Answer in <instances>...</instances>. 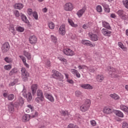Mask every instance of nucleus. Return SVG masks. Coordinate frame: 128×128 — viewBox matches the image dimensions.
<instances>
[{"instance_id": "1", "label": "nucleus", "mask_w": 128, "mask_h": 128, "mask_svg": "<svg viewBox=\"0 0 128 128\" xmlns=\"http://www.w3.org/2000/svg\"><path fill=\"white\" fill-rule=\"evenodd\" d=\"M90 106V100L87 99L86 100L85 102L80 106V110L82 112H88Z\"/></svg>"}, {"instance_id": "2", "label": "nucleus", "mask_w": 128, "mask_h": 128, "mask_svg": "<svg viewBox=\"0 0 128 128\" xmlns=\"http://www.w3.org/2000/svg\"><path fill=\"white\" fill-rule=\"evenodd\" d=\"M21 74L22 78L24 82H26L30 78V73L28 72L26 68H21Z\"/></svg>"}, {"instance_id": "3", "label": "nucleus", "mask_w": 128, "mask_h": 128, "mask_svg": "<svg viewBox=\"0 0 128 128\" xmlns=\"http://www.w3.org/2000/svg\"><path fill=\"white\" fill-rule=\"evenodd\" d=\"M52 78H56V80H58L60 82H62V80H64V76H62L61 73L59 72L58 71L52 70Z\"/></svg>"}, {"instance_id": "4", "label": "nucleus", "mask_w": 128, "mask_h": 128, "mask_svg": "<svg viewBox=\"0 0 128 128\" xmlns=\"http://www.w3.org/2000/svg\"><path fill=\"white\" fill-rule=\"evenodd\" d=\"M117 14L120 18L124 20H128V16L126 14V12L122 10H120L117 12Z\"/></svg>"}, {"instance_id": "5", "label": "nucleus", "mask_w": 128, "mask_h": 128, "mask_svg": "<svg viewBox=\"0 0 128 128\" xmlns=\"http://www.w3.org/2000/svg\"><path fill=\"white\" fill-rule=\"evenodd\" d=\"M10 48V44L8 42H4V44H2L1 48L2 54H6V52H9Z\"/></svg>"}, {"instance_id": "6", "label": "nucleus", "mask_w": 128, "mask_h": 128, "mask_svg": "<svg viewBox=\"0 0 128 128\" xmlns=\"http://www.w3.org/2000/svg\"><path fill=\"white\" fill-rule=\"evenodd\" d=\"M38 113L37 112H34V114L30 116L28 114H25L24 115L22 118V122H28L30 120V118L31 116V118H36V116H38Z\"/></svg>"}, {"instance_id": "7", "label": "nucleus", "mask_w": 128, "mask_h": 128, "mask_svg": "<svg viewBox=\"0 0 128 128\" xmlns=\"http://www.w3.org/2000/svg\"><path fill=\"white\" fill-rule=\"evenodd\" d=\"M74 10V4L70 2H68L64 6V10L66 12H72Z\"/></svg>"}, {"instance_id": "8", "label": "nucleus", "mask_w": 128, "mask_h": 128, "mask_svg": "<svg viewBox=\"0 0 128 128\" xmlns=\"http://www.w3.org/2000/svg\"><path fill=\"white\" fill-rule=\"evenodd\" d=\"M62 114L63 116H65L66 120L72 119V115L68 111H62Z\"/></svg>"}, {"instance_id": "9", "label": "nucleus", "mask_w": 128, "mask_h": 128, "mask_svg": "<svg viewBox=\"0 0 128 128\" xmlns=\"http://www.w3.org/2000/svg\"><path fill=\"white\" fill-rule=\"evenodd\" d=\"M23 96L24 98H26L27 102H30L32 100V96L30 92H28V94H23Z\"/></svg>"}, {"instance_id": "10", "label": "nucleus", "mask_w": 128, "mask_h": 128, "mask_svg": "<svg viewBox=\"0 0 128 128\" xmlns=\"http://www.w3.org/2000/svg\"><path fill=\"white\" fill-rule=\"evenodd\" d=\"M64 53L66 54V56H74V52L70 48H66L64 50Z\"/></svg>"}, {"instance_id": "11", "label": "nucleus", "mask_w": 128, "mask_h": 128, "mask_svg": "<svg viewBox=\"0 0 128 128\" xmlns=\"http://www.w3.org/2000/svg\"><path fill=\"white\" fill-rule=\"evenodd\" d=\"M86 10V6H84L81 10H79L76 14L78 16L79 18H81L82 16V14H84Z\"/></svg>"}, {"instance_id": "12", "label": "nucleus", "mask_w": 128, "mask_h": 128, "mask_svg": "<svg viewBox=\"0 0 128 128\" xmlns=\"http://www.w3.org/2000/svg\"><path fill=\"white\" fill-rule=\"evenodd\" d=\"M36 37L34 36H31L29 38V42L31 44H36Z\"/></svg>"}, {"instance_id": "13", "label": "nucleus", "mask_w": 128, "mask_h": 128, "mask_svg": "<svg viewBox=\"0 0 128 128\" xmlns=\"http://www.w3.org/2000/svg\"><path fill=\"white\" fill-rule=\"evenodd\" d=\"M102 33L105 36H110L112 32L110 31L108 29L103 28L102 30Z\"/></svg>"}, {"instance_id": "14", "label": "nucleus", "mask_w": 128, "mask_h": 128, "mask_svg": "<svg viewBox=\"0 0 128 128\" xmlns=\"http://www.w3.org/2000/svg\"><path fill=\"white\" fill-rule=\"evenodd\" d=\"M18 72V68H14L10 71L9 72V76H15V74H16Z\"/></svg>"}, {"instance_id": "15", "label": "nucleus", "mask_w": 128, "mask_h": 128, "mask_svg": "<svg viewBox=\"0 0 128 128\" xmlns=\"http://www.w3.org/2000/svg\"><path fill=\"white\" fill-rule=\"evenodd\" d=\"M31 90H32V94L34 95L36 94V90H38V84H34L31 86Z\"/></svg>"}, {"instance_id": "16", "label": "nucleus", "mask_w": 128, "mask_h": 128, "mask_svg": "<svg viewBox=\"0 0 128 128\" xmlns=\"http://www.w3.org/2000/svg\"><path fill=\"white\" fill-rule=\"evenodd\" d=\"M59 32L62 36H64L66 34V28H64V25H62L60 26Z\"/></svg>"}, {"instance_id": "17", "label": "nucleus", "mask_w": 128, "mask_h": 128, "mask_svg": "<svg viewBox=\"0 0 128 128\" xmlns=\"http://www.w3.org/2000/svg\"><path fill=\"white\" fill-rule=\"evenodd\" d=\"M14 7L16 10H22L24 8V4L22 3H16L14 6Z\"/></svg>"}, {"instance_id": "18", "label": "nucleus", "mask_w": 128, "mask_h": 128, "mask_svg": "<svg viewBox=\"0 0 128 128\" xmlns=\"http://www.w3.org/2000/svg\"><path fill=\"white\" fill-rule=\"evenodd\" d=\"M44 96H45V98H46L48 100H50L52 102H54V97L48 94H45Z\"/></svg>"}, {"instance_id": "19", "label": "nucleus", "mask_w": 128, "mask_h": 128, "mask_svg": "<svg viewBox=\"0 0 128 128\" xmlns=\"http://www.w3.org/2000/svg\"><path fill=\"white\" fill-rule=\"evenodd\" d=\"M20 18L22 20V22H25L26 24H30V22H28V20L26 18V16H24V14H21Z\"/></svg>"}, {"instance_id": "20", "label": "nucleus", "mask_w": 128, "mask_h": 128, "mask_svg": "<svg viewBox=\"0 0 128 128\" xmlns=\"http://www.w3.org/2000/svg\"><path fill=\"white\" fill-rule=\"evenodd\" d=\"M81 88H85L86 90H92V86H90V84H83L81 85Z\"/></svg>"}, {"instance_id": "21", "label": "nucleus", "mask_w": 128, "mask_h": 128, "mask_svg": "<svg viewBox=\"0 0 128 128\" xmlns=\"http://www.w3.org/2000/svg\"><path fill=\"white\" fill-rule=\"evenodd\" d=\"M103 112L104 114H112V112H114V110L111 109L110 108L105 107L104 108Z\"/></svg>"}, {"instance_id": "22", "label": "nucleus", "mask_w": 128, "mask_h": 128, "mask_svg": "<svg viewBox=\"0 0 128 128\" xmlns=\"http://www.w3.org/2000/svg\"><path fill=\"white\" fill-rule=\"evenodd\" d=\"M102 6L104 8V10L106 12H110V7L108 6V5L106 3L102 4Z\"/></svg>"}, {"instance_id": "23", "label": "nucleus", "mask_w": 128, "mask_h": 128, "mask_svg": "<svg viewBox=\"0 0 128 128\" xmlns=\"http://www.w3.org/2000/svg\"><path fill=\"white\" fill-rule=\"evenodd\" d=\"M8 111L10 112H14V106L12 102L10 103V104L8 105Z\"/></svg>"}, {"instance_id": "24", "label": "nucleus", "mask_w": 128, "mask_h": 128, "mask_svg": "<svg viewBox=\"0 0 128 128\" xmlns=\"http://www.w3.org/2000/svg\"><path fill=\"white\" fill-rule=\"evenodd\" d=\"M82 44H84L85 46H92V42L90 40H82Z\"/></svg>"}, {"instance_id": "25", "label": "nucleus", "mask_w": 128, "mask_h": 128, "mask_svg": "<svg viewBox=\"0 0 128 128\" xmlns=\"http://www.w3.org/2000/svg\"><path fill=\"white\" fill-rule=\"evenodd\" d=\"M24 56H26V58H27L28 60H32V55L30 54V53L26 50H24Z\"/></svg>"}, {"instance_id": "26", "label": "nucleus", "mask_w": 128, "mask_h": 128, "mask_svg": "<svg viewBox=\"0 0 128 128\" xmlns=\"http://www.w3.org/2000/svg\"><path fill=\"white\" fill-rule=\"evenodd\" d=\"M110 96L112 98H114L116 100H120V96L118 95L117 94L114 93L113 94H110Z\"/></svg>"}, {"instance_id": "27", "label": "nucleus", "mask_w": 128, "mask_h": 128, "mask_svg": "<svg viewBox=\"0 0 128 128\" xmlns=\"http://www.w3.org/2000/svg\"><path fill=\"white\" fill-rule=\"evenodd\" d=\"M36 95L38 97L42 98H44V93L42 92V91L40 90H38L36 92Z\"/></svg>"}, {"instance_id": "28", "label": "nucleus", "mask_w": 128, "mask_h": 128, "mask_svg": "<svg viewBox=\"0 0 128 128\" xmlns=\"http://www.w3.org/2000/svg\"><path fill=\"white\" fill-rule=\"evenodd\" d=\"M114 113L117 116H119L120 118H124V114L120 111V110H115Z\"/></svg>"}, {"instance_id": "29", "label": "nucleus", "mask_w": 128, "mask_h": 128, "mask_svg": "<svg viewBox=\"0 0 128 128\" xmlns=\"http://www.w3.org/2000/svg\"><path fill=\"white\" fill-rule=\"evenodd\" d=\"M102 26L104 28H106V30H110L112 28L110 26V24L107 22H103Z\"/></svg>"}, {"instance_id": "30", "label": "nucleus", "mask_w": 128, "mask_h": 128, "mask_svg": "<svg viewBox=\"0 0 128 128\" xmlns=\"http://www.w3.org/2000/svg\"><path fill=\"white\" fill-rule=\"evenodd\" d=\"M120 108L122 110H123V112H128V107L124 105L121 104L120 106Z\"/></svg>"}, {"instance_id": "31", "label": "nucleus", "mask_w": 128, "mask_h": 128, "mask_svg": "<svg viewBox=\"0 0 128 128\" xmlns=\"http://www.w3.org/2000/svg\"><path fill=\"white\" fill-rule=\"evenodd\" d=\"M68 22L71 26H73L74 28H76V26H78V25L76 24H74V22L72 20V19L68 18Z\"/></svg>"}, {"instance_id": "32", "label": "nucleus", "mask_w": 128, "mask_h": 128, "mask_svg": "<svg viewBox=\"0 0 128 128\" xmlns=\"http://www.w3.org/2000/svg\"><path fill=\"white\" fill-rule=\"evenodd\" d=\"M42 88L44 89V92H50V87L47 85L43 84Z\"/></svg>"}, {"instance_id": "33", "label": "nucleus", "mask_w": 128, "mask_h": 128, "mask_svg": "<svg viewBox=\"0 0 128 128\" xmlns=\"http://www.w3.org/2000/svg\"><path fill=\"white\" fill-rule=\"evenodd\" d=\"M92 40L94 42H96L98 40V36L96 34H92L90 36Z\"/></svg>"}, {"instance_id": "34", "label": "nucleus", "mask_w": 128, "mask_h": 128, "mask_svg": "<svg viewBox=\"0 0 128 128\" xmlns=\"http://www.w3.org/2000/svg\"><path fill=\"white\" fill-rule=\"evenodd\" d=\"M50 38L52 42H54V44H56V42H58V38H56V36L52 35Z\"/></svg>"}, {"instance_id": "35", "label": "nucleus", "mask_w": 128, "mask_h": 128, "mask_svg": "<svg viewBox=\"0 0 128 128\" xmlns=\"http://www.w3.org/2000/svg\"><path fill=\"white\" fill-rule=\"evenodd\" d=\"M108 70L109 72H112V74H114V72H116V69L110 66L108 68Z\"/></svg>"}, {"instance_id": "36", "label": "nucleus", "mask_w": 128, "mask_h": 128, "mask_svg": "<svg viewBox=\"0 0 128 128\" xmlns=\"http://www.w3.org/2000/svg\"><path fill=\"white\" fill-rule=\"evenodd\" d=\"M104 76L102 75H98L97 76V80L100 82H102L104 80Z\"/></svg>"}, {"instance_id": "37", "label": "nucleus", "mask_w": 128, "mask_h": 128, "mask_svg": "<svg viewBox=\"0 0 128 128\" xmlns=\"http://www.w3.org/2000/svg\"><path fill=\"white\" fill-rule=\"evenodd\" d=\"M4 60L6 62H8V64H10L12 62V58H10L8 57H6L4 58Z\"/></svg>"}, {"instance_id": "38", "label": "nucleus", "mask_w": 128, "mask_h": 128, "mask_svg": "<svg viewBox=\"0 0 128 128\" xmlns=\"http://www.w3.org/2000/svg\"><path fill=\"white\" fill-rule=\"evenodd\" d=\"M18 100H19V104L22 106L24 104V98L22 97H19L18 98Z\"/></svg>"}, {"instance_id": "39", "label": "nucleus", "mask_w": 128, "mask_h": 128, "mask_svg": "<svg viewBox=\"0 0 128 128\" xmlns=\"http://www.w3.org/2000/svg\"><path fill=\"white\" fill-rule=\"evenodd\" d=\"M16 30H17V32H24V28L22 26H18L16 28Z\"/></svg>"}, {"instance_id": "40", "label": "nucleus", "mask_w": 128, "mask_h": 128, "mask_svg": "<svg viewBox=\"0 0 128 128\" xmlns=\"http://www.w3.org/2000/svg\"><path fill=\"white\" fill-rule=\"evenodd\" d=\"M44 98H42V97L38 96L36 98V102L38 104H39L40 102H44Z\"/></svg>"}, {"instance_id": "41", "label": "nucleus", "mask_w": 128, "mask_h": 128, "mask_svg": "<svg viewBox=\"0 0 128 128\" xmlns=\"http://www.w3.org/2000/svg\"><path fill=\"white\" fill-rule=\"evenodd\" d=\"M14 98V94H10L8 96V100H12Z\"/></svg>"}, {"instance_id": "42", "label": "nucleus", "mask_w": 128, "mask_h": 128, "mask_svg": "<svg viewBox=\"0 0 128 128\" xmlns=\"http://www.w3.org/2000/svg\"><path fill=\"white\" fill-rule=\"evenodd\" d=\"M122 3L125 8L128 10V0H123Z\"/></svg>"}, {"instance_id": "43", "label": "nucleus", "mask_w": 128, "mask_h": 128, "mask_svg": "<svg viewBox=\"0 0 128 128\" xmlns=\"http://www.w3.org/2000/svg\"><path fill=\"white\" fill-rule=\"evenodd\" d=\"M14 14L16 18H18V16H20V12L18 10H14Z\"/></svg>"}, {"instance_id": "44", "label": "nucleus", "mask_w": 128, "mask_h": 128, "mask_svg": "<svg viewBox=\"0 0 128 128\" xmlns=\"http://www.w3.org/2000/svg\"><path fill=\"white\" fill-rule=\"evenodd\" d=\"M32 16L35 18V20H38V12H32Z\"/></svg>"}, {"instance_id": "45", "label": "nucleus", "mask_w": 128, "mask_h": 128, "mask_svg": "<svg viewBox=\"0 0 128 128\" xmlns=\"http://www.w3.org/2000/svg\"><path fill=\"white\" fill-rule=\"evenodd\" d=\"M96 10L98 12H102V6H100V5H98L96 6Z\"/></svg>"}, {"instance_id": "46", "label": "nucleus", "mask_w": 128, "mask_h": 128, "mask_svg": "<svg viewBox=\"0 0 128 128\" xmlns=\"http://www.w3.org/2000/svg\"><path fill=\"white\" fill-rule=\"evenodd\" d=\"M48 27L50 30H54V24L52 22H50L48 24Z\"/></svg>"}, {"instance_id": "47", "label": "nucleus", "mask_w": 128, "mask_h": 128, "mask_svg": "<svg viewBox=\"0 0 128 128\" xmlns=\"http://www.w3.org/2000/svg\"><path fill=\"white\" fill-rule=\"evenodd\" d=\"M68 128H78V126L70 124L68 126Z\"/></svg>"}, {"instance_id": "48", "label": "nucleus", "mask_w": 128, "mask_h": 128, "mask_svg": "<svg viewBox=\"0 0 128 128\" xmlns=\"http://www.w3.org/2000/svg\"><path fill=\"white\" fill-rule=\"evenodd\" d=\"M19 58H21L24 64L26 62V57L24 56H19Z\"/></svg>"}, {"instance_id": "49", "label": "nucleus", "mask_w": 128, "mask_h": 128, "mask_svg": "<svg viewBox=\"0 0 128 128\" xmlns=\"http://www.w3.org/2000/svg\"><path fill=\"white\" fill-rule=\"evenodd\" d=\"M88 68V67L86 66V65H80L78 66V68L79 70H84V68Z\"/></svg>"}, {"instance_id": "50", "label": "nucleus", "mask_w": 128, "mask_h": 128, "mask_svg": "<svg viewBox=\"0 0 128 128\" xmlns=\"http://www.w3.org/2000/svg\"><path fill=\"white\" fill-rule=\"evenodd\" d=\"M109 74L111 76V78H120V76H118V74H112V72H110Z\"/></svg>"}, {"instance_id": "51", "label": "nucleus", "mask_w": 128, "mask_h": 128, "mask_svg": "<svg viewBox=\"0 0 128 128\" xmlns=\"http://www.w3.org/2000/svg\"><path fill=\"white\" fill-rule=\"evenodd\" d=\"M75 94L76 96H82V94L80 91L77 90V91H76Z\"/></svg>"}, {"instance_id": "52", "label": "nucleus", "mask_w": 128, "mask_h": 128, "mask_svg": "<svg viewBox=\"0 0 128 128\" xmlns=\"http://www.w3.org/2000/svg\"><path fill=\"white\" fill-rule=\"evenodd\" d=\"M4 68L6 70H10V68H12V66H10V65H6L4 66Z\"/></svg>"}, {"instance_id": "53", "label": "nucleus", "mask_w": 128, "mask_h": 128, "mask_svg": "<svg viewBox=\"0 0 128 128\" xmlns=\"http://www.w3.org/2000/svg\"><path fill=\"white\" fill-rule=\"evenodd\" d=\"M46 66H48V68H50V61L48 60H47L46 62Z\"/></svg>"}, {"instance_id": "54", "label": "nucleus", "mask_w": 128, "mask_h": 128, "mask_svg": "<svg viewBox=\"0 0 128 128\" xmlns=\"http://www.w3.org/2000/svg\"><path fill=\"white\" fill-rule=\"evenodd\" d=\"M118 46H120V48H122V50L124 49V44H122V43L120 42H118Z\"/></svg>"}, {"instance_id": "55", "label": "nucleus", "mask_w": 128, "mask_h": 128, "mask_svg": "<svg viewBox=\"0 0 128 128\" xmlns=\"http://www.w3.org/2000/svg\"><path fill=\"white\" fill-rule=\"evenodd\" d=\"M90 123L92 126H94L96 125V121L94 120H91Z\"/></svg>"}, {"instance_id": "56", "label": "nucleus", "mask_w": 128, "mask_h": 128, "mask_svg": "<svg viewBox=\"0 0 128 128\" xmlns=\"http://www.w3.org/2000/svg\"><path fill=\"white\" fill-rule=\"evenodd\" d=\"M122 128H128V124L126 122H124L122 126Z\"/></svg>"}, {"instance_id": "57", "label": "nucleus", "mask_w": 128, "mask_h": 128, "mask_svg": "<svg viewBox=\"0 0 128 128\" xmlns=\"http://www.w3.org/2000/svg\"><path fill=\"white\" fill-rule=\"evenodd\" d=\"M60 60L61 62H62L64 64L65 63L66 64V59L61 58H60Z\"/></svg>"}, {"instance_id": "58", "label": "nucleus", "mask_w": 128, "mask_h": 128, "mask_svg": "<svg viewBox=\"0 0 128 128\" xmlns=\"http://www.w3.org/2000/svg\"><path fill=\"white\" fill-rule=\"evenodd\" d=\"M71 72L73 74H76L78 71V70H76L75 69H72Z\"/></svg>"}, {"instance_id": "59", "label": "nucleus", "mask_w": 128, "mask_h": 128, "mask_svg": "<svg viewBox=\"0 0 128 128\" xmlns=\"http://www.w3.org/2000/svg\"><path fill=\"white\" fill-rule=\"evenodd\" d=\"M88 70V72H94V70H96L94 68H89Z\"/></svg>"}, {"instance_id": "60", "label": "nucleus", "mask_w": 128, "mask_h": 128, "mask_svg": "<svg viewBox=\"0 0 128 128\" xmlns=\"http://www.w3.org/2000/svg\"><path fill=\"white\" fill-rule=\"evenodd\" d=\"M9 30L11 32H14V26H11L9 28Z\"/></svg>"}, {"instance_id": "61", "label": "nucleus", "mask_w": 128, "mask_h": 128, "mask_svg": "<svg viewBox=\"0 0 128 128\" xmlns=\"http://www.w3.org/2000/svg\"><path fill=\"white\" fill-rule=\"evenodd\" d=\"M82 28H84V30H86V28H88V24H84L82 26Z\"/></svg>"}, {"instance_id": "62", "label": "nucleus", "mask_w": 128, "mask_h": 128, "mask_svg": "<svg viewBox=\"0 0 128 128\" xmlns=\"http://www.w3.org/2000/svg\"><path fill=\"white\" fill-rule=\"evenodd\" d=\"M14 84H16V82L14 81L12 82H11L9 86H14Z\"/></svg>"}, {"instance_id": "63", "label": "nucleus", "mask_w": 128, "mask_h": 128, "mask_svg": "<svg viewBox=\"0 0 128 128\" xmlns=\"http://www.w3.org/2000/svg\"><path fill=\"white\" fill-rule=\"evenodd\" d=\"M28 108H29L31 110V111H32L34 110V107L30 104L28 105Z\"/></svg>"}, {"instance_id": "64", "label": "nucleus", "mask_w": 128, "mask_h": 128, "mask_svg": "<svg viewBox=\"0 0 128 128\" xmlns=\"http://www.w3.org/2000/svg\"><path fill=\"white\" fill-rule=\"evenodd\" d=\"M67 82L69 84H74V80H67Z\"/></svg>"}]
</instances>
